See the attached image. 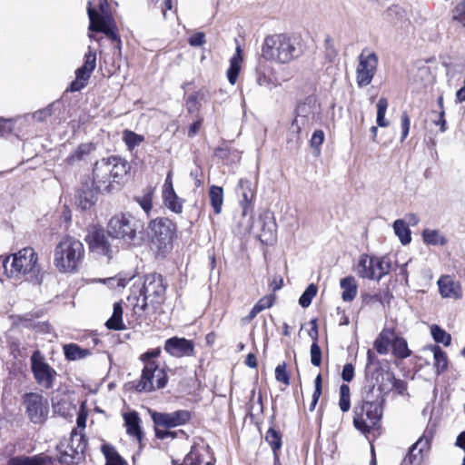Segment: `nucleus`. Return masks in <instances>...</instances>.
Returning <instances> with one entry per match:
<instances>
[{"instance_id":"1","label":"nucleus","mask_w":465,"mask_h":465,"mask_svg":"<svg viewBox=\"0 0 465 465\" xmlns=\"http://www.w3.org/2000/svg\"><path fill=\"white\" fill-rule=\"evenodd\" d=\"M129 170V163L118 156H111L96 161L92 173L94 189L101 193H112L120 190L122 182Z\"/></svg>"},{"instance_id":"2","label":"nucleus","mask_w":465,"mask_h":465,"mask_svg":"<svg viewBox=\"0 0 465 465\" xmlns=\"http://www.w3.org/2000/svg\"><path fill=\"white\" fill-rule=\"evenodd\" d=\"M106 232L124 245L141 246L145 240L144 224L131 213H120L111 217Z\"/></svg>"},{"instance_id":"3","label":"nucleus","mask_w":465,"mask_h":465,"mask_svg":"<svg viewBox=\"0 0 465 465\" xmlns=\"http://www.w3.org/2000/svg\"><path fill=\"white\" fill-rule=\"evenodd\" d=\"M37 253L31 247H26L10 257L0 258V270H4L9 278L20 279L25 277L26 281L40 284V266L37 263Z\"/></svg>"},{"instance_id":"4","label":"nucleus","mask_w":465,"mask_h":465,"mask_svg":"<svg viewBox=\"0 0 465 465\" xmlns=\"http://www.w3.org/2000/svg\"><path fill=\"white\" fill-rule=\"evenodd\" d=\"M262 57L266 61L285 64L301 55L296 39L286 34H274L265 37L262 45Z\"/></svg>"},{"instance_id":"5","label":"nucleus","mask_w":465,"mask_h":465,"mask_svg":"<svg viewBox=\"0 0 465 465\" xmlns=\"http://www.w3.org/2000/svg\"><path fill=\"white\" fill-rule=\"evenodd\" d=\"M84 256V244L77 239L65 236L55 246L54 264L60 272L74 273Z\"/></svg>"},{"instance_id":"6","label":"nucleus","mask_w":465,"mask_h":465,"mask_svg":"<svg viewBox=\"0 0 465 465\" xmlns=\"http://www.w3.org/2000/svg\"><path fill=\"white\" fill-rule=\"evenodd\" d=\"M166 284L163 278L158 273H150L144 276L143 288L140 291L142 296V303L134 304V312L137 315H141L143 312H156L165 300Z\"/></svg>"},{"instance_id":"7","label":"nucleus","mask_w":465,"mask_h":465,"mask_svg":"<svg viewBox=\"0 0 465 465\" xmlns=\"http://www.w3.org/2000/svg\"><path fill=\"white\" fill-rule=\"evenodd\" d=\"M160 348L147 351L140 356L144 366L140 381L135 386L137 391H152L163 388L167 383V375L163 369L160 368L154 359L159 357Z\"/></svg>"},{"instance_id":"8","label":"nucleus","mask_w":465,"mask_h":465,"mask_svg":"<svg viewBox=\"0 0 465 465\" xmlns=\"http://www.w3.org/2000/svg\"><path fill=\"white\" fill-rule=\"evenodd\" d=\"M321 118V105L315 96H308L299 103L295 109V117L291 124L290 132L295 139L300 140L302 131L309 130Z\"/></svg>"},{"instance_id":"9","label":"nucleus","mask_w":465,"mask_h":465,"mask_svg":"<svg viewBox=\"0 0 465 465\" xmlns=\"http://www.w3.org/2000/svg\"><path fill=\"white\" fill-rule=\"evenodd\" d=\"M86 441L84 435L73 430L68 439H63L57 446L58 460L61 463L71 465L78 462L84 457Z\"/></svg>"},{"instance_id":"10","label":"nucleus","mask_w":465,"mask_h":465,"mask_svg":"<svg viewBox=\"0 0 465 465\" xmlns=\"http://www.w3.org/2000/svg\"><path fill=\"white\" fill-rule=\"evenodd\" d=\"M382 416V405L379 403L361 404L354 408V427L363 434L369 433Z\"/></svg>"},{"instance_id":"11","label":"nucleus","mask_w":465,"mask_h":465,"mask_svg":"<svg viewBox=\"0 0 465 465\" xmlns=\"http://www.w3.org/2000/svg\"><path fill=\"white\" fill-rule=\"evenodd\" d=\"M149 228L152 242L159 252H166L172 247L175 226L171 220L166 218L153 220Z\"/></svg>"},{"instance_id":"12","label":"nucleus","mask_w":465,"mask_h":465,"mask_svg":"<svg viewBox=\"0 0 465 465\" xmlns=\"http://www.w3.org/2000/svg\"><path fill=\"white\" fill-rule=\"evenodd\" d=\"M24 404L30 420L35 424H42L49 413L48 401L38 393H27L24 396Z\"/></svg>"},{"instance_id":"13","label":"nucleus","mask_w":465,"mask_h":465,"mask_svg":"<svg viewBox=\"0 0 465 465\" xmlns=\"http://www.w3.org/2000/svg\"><path fill=\"white\" fill-rule=\"evenodd\" d=\"M87 13L90 20V31L102 32L111 40L118 43L121 42L120 37L116 33L114 20L111 15H99L96 11L92 8L91 2H89Z\"/></svg>"},{"instance_id":"14","label":"nucleus","mask_w":465,"mask_h":465,"mask_svg":"<svg viewBox=\"0 0 465 465\" xmlns=\"http://www.w3.org/2000/svg\"><path fill=\"white\" fill-rule=\"evenodd\" d=\"M31 367L36 382L45 389L53 387L56 375L55 371L45 361L39 351H34L31 356Z\"/></svg>"},{"instance_id":"15","label":"nucleus","mask_w":465,"mask_h":465,"mask_svg":"<svg viewBox=\"0 0 465 465\" xmlns=\"http://www.w3.org/2000/svg\"><path fill=\"white\" fill-rule=\"evenodd\" d=\"M96 66V53L90 46L84 54V64L75 71V80L68 88L70 92H79L84 88Z\"/></svg>"},{"instance_id":"16","label":"nucleus","mask_w":465,"mask_h":465,"mask_svg":"<svg viewBox=\"0 0 465 465\" xmlns=\"http://www.w3.org/2000/svg\"><path fill=\"white\" fill-rule=\"evenodd\" d=\"M85 241L91 252L106 256L109 259L112 258L114 252L103 228L92 226L88 231Z\"/></svg>"},{"instance_id":"17","label":"nucleus","mask_w":465,"mask_h":465,"mask_svg":"<svg viewBox=\"0 0 465 465\" xmlns=\"http://www.w3.org/2000/svg\"><path fill=\"white\" fill-rule=\"evenodd\" d=\"M378 64V57L374 53L365 55L361 54L359 57V64L357 67V84L360 87L367 86L371 84L376 67Z\"/></svg>"},{"instance_id":"18","label":"nucleus","mask_w":465,"mask_h":465,"mask_svg":"<svg viewBox=\"0 0 465 465\" xmlns=\"http://www.w3.org/2000/svg\"><path fill=\"white\" fill-rule=\"evenodd\" d=\"M152 419L157 427L173 428L185 424L191 419V413L185 410L173 412H153Z\"/></svg>"},{"instance_id":"19","label":"nucleus","mask_w":465,"mask_h":465,"mask_svg":"<svg viewBox=\"0 0 465 465\" xmlns=\"http://www.w3.org/2000/svg\"><path fill=\"white\" fill-rule=\"evenodd\" d=\"M164 351L176 358L192 356L194 351V344L190 340L175 336L165 341Z\"/></svg>"},{"instance_id":"20","label":"nucleus","mask_w":465,"mask_h":465,"mask_svg":"<svg viewBox=\"0 0 465 465\" xmlns=\"http://www.w3.org/2000/svg\"><path fill=\"white\" fill-rule=\"evenodd\" d=\"M430 448V439L422 436L420 437L409 450L408 454L405 456L402 465H418L422 459L424 451Z\"/></svg>"},{"instance_id":"21","label":"nucleus","mask_w":465,"mask_h":465,"mask_svg":"<svg viewBox=\"0 0 465 465\" xmlns=\"http://www.w3.org/2000/svg\"><path fill=\"white\" fill-rule=\"evenodd\" d=\"M390 392V386H386L384 382H380L378 388L371 386L362 392V402L361 404H371L379 403L382 405L384 401V395Z\"/></svg>"},{"instance_id":"22","label":"nucleus","mask_w":465,"mask_h":465,"mask_svg":"<svg viewBox=\"0 0 465 465\" xmlns=\"http://www.w3.org/2000/svg\"><path fill=\"white\" fill-rule=\"evenodd\" d=\"M237 193L242 197L240 203L242 208V215L246 216L252 211V203L254 197V192L252 188V183L248 180L241 179L239 181Z\"/></svg>"},{"instance_id":"23","label":"nucleus","mask_w":465,"mask_h":465,"mask_svg":"<svg viewBox=\"0 0 465 465\" xmlns=\"http://www.w3.org/2000/svg\"><path fill=\"white\" fill-rule=\"evenodd\" d=\"M440 293L443 298L460 299L462 296L461 287L450 276H441L438 281Z\"/></svg>"},{"instance_id":"24","label":"nucleus","mask_w":465,"mask_h":465,"mask_svg":"<svg viewBox=\"0 0 465 465\" xmlns=\"http://www.w3.org/2000/svg\"><path fill=\"white\" fill-rule=\"evenodd\" d=\"M357 273L362 279L376 280L374 256L361 255L357 265Z\"/></svg>"},{"instance_id":"25","label":"nucleus","mask_w":465,"mask_h":465,"mask_svg":"<svg viewBox=\"0 0 465 465\" xmlns=\"http://www.w3.org/2000/svg\"><path fill=\"white\" fill-rule=\"evenodd\" d=\"M395 332L392 329H383L374 341L373 347L379 354L385 355L392 345Z\"/></svg>"},{"instance_id":"26","label":"nucleus","mask_w":465,"mask_h":465,"mask_svg":"<svg viewBox=\"0 0 465 465\" xmlns=\"http://www.w3.org/2000/svg\"><path fill=\"white\" fill-rule=\"evenodd\" d=\"M340 287L342 289L341 299L350 302L355 299L358 293V285L353 276H347L340 281Z\"/></svg>"},{"instance_id":"27","label":"nucleus","mask_w":465,"mask_h":465,"mask_svg":"<svg viewBox=\"0 0 465 465\" xmlns=\"http://www.w3.org/2000/svg\"><path fill=\"white\" fill-rule=\"evenodd\" d=\"M51 459L46 455H35L32 457L21 456L11 458L7 465H48Z\"/></svg>"},{"instance_id":"28","label":"nucleus","mask_w":465,"mask_h":465,"mask_svg":"<svg viewBox=\"0 0 465 465\" xmlns=\"http://www.w3.org/2000/svg\"><path fill=\"white\" fill-rule=\"evenodd\" d=\"M126 431L129 435L135 437L138 440L142 439L140 418L135 411L127 412L124 415Z\"/></svg>"},{"instance_id":"29","label":"nucleus","mask_w":465,"mask_h":465,"mask_svg":"<svg viewBox=\"0 0 465 465\" xmlns=\"http://www.w3.org/2000/svg\"><path fill=\"white\" fill-rule=\"evenodd\" d=\"M94 150V147L92 143H81L66 157L65 162L69 165H75L89 155Z\"/></svg>"},{"instance_id":"30","label":"nucleus","mask_w":465,"mask_h":465,"mask_svg":"<svg viewBox=\"0 0 465 465\" xmlns=\"http://www.w3.org/2000/svg\"><path fill=\"white\" fill-rule=\"evenodd\" d=\"M105 326L110 330L121 331L125 328L123 322V307L121 302L114 303V311Z\"/></svg>"},{"instance_id":"31","label":"nucleus","mask_w":465,"mask_h":465,"mask_svg":"<svg viewBox=\"0 0 465 465\" xmlns=\"http://www.w3.org/2000/svg\"><path fill=\"white\" fill-rule=\"evenodd\" d=\"M163 200L169 210L175 213H182L183 200L174 191L163 192Z\"/></svg>"},{"instance_id":"32","label":"nucleus","mask_w":465,"mask_h":465,"mask_svg":"<svg viewBox=\"0 0 465 465\" xmlns=\"http://www.w3.org/2000/svg\"><path fill=\"white\" fill-rule=\"evenodd\" d=\"M208 194L214 213L220 214L223 204V189L221 186L212 185Z\"/></svg>"},{"instance_id":"33","label":"nucleus","mask_w":465,"mask_h":465,"mask_svg":"<svg viewBox=\"0 0 465 465\" xmlns=\"http://www.w3.org/2000/svg\"><path fill=\"white\" fill-rule=\"evenodd\" d=\"M429 349L433 352L434 367L438 374L443 372L448 367L446 352L439 345H430Z\"/></svg>"},{"instance_id":"34","label":"nucleus","mask_w":465,"mask_h":465,"mask_svg":"<svg viewBox=\"0 0 465 465\" xmlns=\"http://www.w3.org/2000/svg\"><path fill=\"white\" fill-rule=\"evenodd\" d=\"M64 352L66 359L69 361L82 360L91 354V351L88 349H83L75 343L64 345Z\"/></svg>"},{"instance_id":"35","label":"nucleus","mask_w":465,"mask_h":465,"mask_svg":"<svg viewBox=\"0 0 465 465\" xmlns=\"http://www.w3.org/2000/svg\"><path fill=\"white\" fill-rule=\"evenodd\" d=\"M393 230L400 239L401 244H409L411 241V232L406 222L403 219H398L393 223Z\"/></svg>"},{"instance_id":"36","label":"nucleus","mask_w":465,"mask_h":465,"mask_svg":"<svg viewBox=\"0 0 465 465\" xmlns=\"http://www.w3.org/2000/svg\"><path fill=\"white\" fill-rule=\"evenodd\" d=\"M422 239L428 245L443 246L447 243L446 237L438 230L424 229L422 232Z\"/></svg>"},{"instance_id":"37","label":"nucleus","mask_w":465,"mask_h":465,"mask_svg":"<svg viewBox=\"0 0 465 465\" xmlns=\"http://www.w3.org/2000/svg\"><path fill=\"white\" fill-rule=\"evenodd\" d=\"M153 189L152 187H146L142 195L134 196V201L140 205L147 216H150V213L153 209Z\"/></svg>"},{"instance_id":"38","label":"nucleus","mask_w":465,"mask_h":465,"mask_svg":"<svg viewBox=\"0 0 465 465\" xmlns=\"http://www.w3.org/2000/svg\"><path fill=\"white\" fill-rule=\"evenodd\" d=\"M381 382H384L386 386H390V391H391V389H395L399 394H403L407 390L406 383L401 380L396 379L392 372H381Z\"/></svg>"},{"instance_id":"39","label":"nucleus","mask_w":465,"mask_h":465,"mask_svg":"<svg viewBox=\"0 0 465 465\" xmlns=\"http://www.w3.org/2000/svg\"><path fill=\"white\" fill-rule=\"evenodd\" d=\"M392 353L395 357L400 359H406L411 355V351L408 348L406 340L402 337L394 335L391 345Z\"/></svg>"},{"instance_id":"40","label":"nucleus","mask_w":465,"mask_h":465,"mask_svg":"<svg viewBox=\"0 0 465 465\" xmlns=\"http://www.w3.org/2000/svg\"><path fill=\"white\" fill-rule=\"evenodd\" d=\"M256 83L260 86H263L268 90H272L279 85L281 83L273 73L267 74L265 72L257 71L256 73Z\"/></svg>"},{"instance_id":"41","label":"nucleus","mask_w":465,"mask_h":465,"mask_svg":"<svg viewBox=\"0 0 465 465\" xmlns=\"http://www.w3.org/2000/svg\"><path fill=\"white\" fill-rule=\"evenodd\" d=\"M102 451L106 459L105 465H124V460L118 454L114 448L111 445L104 444L102 446Z\"/></svg>"},{"instance_id":"42","label":"nucleus","mask_w":465,"mask_h":465,"mask_svg":"<svg viewBox=\"0 0 465 465\" xmlns=\"http://www.w3.org/2000/svg\"><path fill=\"white\" fill-rule=\"evenodd\" d=\"M203 462L202 453L196 445L192 446L189 453L184 457L183 463L173 460V465H201Z\"/></svg>"},{"instance_id":"43","label":"nucleus","mask_w":465,"mask_h":465,"mask_svg":"<svg viewBox=\"0 0 465 465\" xmlns=\"http://www.w3.org/2000/svg\"><path fill=\"white\" fill-rule=\"evenodd\" d=\"M96 200V194L93 190L81 191L78 193L77 203L82 210H87L95 203Z\"/></svg>"},{"instance_id":"44","label":"nucleus","mask_w":465,"mask_h":465,"mask_svg":"<svg viewBox=\"0 0 465 465\" xmlns=\"http://www.w3.org/2000/svg\"><path fill=\"white\" fill-rule=\"evenodd\" d=\"M430 334L437 343H442L444 346H450L451 336L439 325L433 324L430 327Z\"/></svg>"},{"instance_id":"45","label":"nucleus","mask_w":465,"mask_h":465,"mask_svg":"<svg viewBox=\"0 0 465 465\" xmlns=\"http://www.w3.org/2000/svg\"><path fill=\"white\" fill-rule=\"evenodd\" d=\"M240 62H241V57L238 54H234L230 59V67L227 71V78H228V81L230 82V84H234L237 81V78H238V75L240 73Z\"/></svg>"},{"instance_id":"46","label":"nucleus","mask_w":465,"mask_h":465,"mask_svg":"<svg viewBox=\"0 0 465 465\" xmlns=\"http://www.w3.org/2000/svg\"><path fill=\"white\" fill-rule=\"evenodd\" d=\"M266 442L271 446L273 452L278 451L282 447V436L279 431L270 428L265 435Z\"/></svg>"},{"instance_id":"47","label":"nucleus","mask_w":465,"mask_h":465,"mask_svg":"<svg viewBox=\"0 0 465 465\" xmlns=\"http://www.w3.org/2000/svg\"><path fill=\"white\" fill-rule=\"evenodd\" d=\"M388 108V101L386 98L381 97L377 103V124L380 127H387L389 122L385 120V114Z\"/></svg>"},{"instance_id":"48","label":"nucleus","mask_w":465,"mask_h":465,"mask_svg":"<svg viewBox=\"0 0 465 465\" xmlns=\"http://www.w3.org/2000/svg\"><path fill=\"white\" fill-rule=\"evenodd\" d=\"M376 281H380L384 275L388 274L391 270V262L385 258L374 256Z\"/></svg>"},{"instance_id":"49","label":"nucleus","mask_w":465,"mask_h":465,"mask_svg":"<svg viewBox=\"0 0 465 465\" xmlns=\"http://www.w3.org/2000/svg\"><path fill=\"white\" fill-rule=\"evenodd\" d=\"M339 406L342 412L348 411L351 408L350 387L346 384L340 387Z\"/></svg>"},{"instance_id":"50","label":"nucleus","mask_w":465,"mask_h":465,"mask_svg":"<svg viewBox=\"0 0 465 465\" xmlns=\"http://www.w3.org/2000/svg\"><path fill=\"white\" fill-rule=\"evenodd\" d=\"M316 293L317 287L312 283L310 284L301 295L299 299V304L303 308H307L312 303V300L316 295Z\"/></svg>"},{"instance_id":"51","label":"nucleus","mask_w":465,"mask_h":465,"mask_svg":"<svg viewBox=\"0 0 465 465\" xmlns=\"http://www.w3.org/2000/svg\"><path fill=\"white\" fill-rule=\"evenodd\" d=\"M143 140V137L142 135H139L132 131H125L124 132V141L126 143V145L133 149L135 146L139 145Z\"/></svg>"},{"instance_id":"52","label":"nucleus","mask_w":465,"mask_h":465,"mask_svg":"<svg viewBox=\"0 0 465 465\" xmlns=\"http://www.w3.org/2000/svg\"><path fill=\"white\" fill-rule=\"evenodd\" d=\"M311 362L313 366H320L322 363V350L318 342L313 341L310 349Z\"/></svg>"},{"instance_id":"53","label":"nucleus","mask_w":465,"mask_h":465,"mask_svg":"<svg viewBox=\"0 0 465 465\" xmlns=\"http://www.w3.org/2000/svg\"><path fill=\"white\" fill-rule=\"evenodd\" d=\"M453 19L465 27V0H461L455 7Z\"/></svg>"},{"instance_id":"54","label":"nucleus","mask_w":465,"mask_h":465,"mask_svg":"<svg viewBox=\"0 0 465 465\" xmlns=\"http://www.w3.org/2000/svg\"><path fill=\"white\" fill-rule=\"evenodd\" d=\"M275 379L285 385L290 383V377L286 371V363L279 364L275 369Z\"/></svg>"},{"instance_id":"55","label":"nucleus","mask_w":465,"mask_h":465,"mask_svg":"<svg viewBox=\"0 0 465 465\" xmlns=\"http://www.w3.org/2000/svg\"><path fill=\"white\" fill-rule=\"evenodd\" d=\"M322 375L318 374L314 381V391L312 394V401L311 408H310L311 410H313L315 408V406L319 401V398L322 394Z\"/></svg>"},{"instance_id":"56","label":"nucleus","mask_w":465,"mask_h":465,"mask_svg":"<svg viewBox=\"0 0 465 465\" xmlns=\"http://www.w3.org/2000/svg\"><path fill=\"white\" fill-rule=\"evenodd\" d=\"M276 224L272 221L269 223L263 222L262 233L261 234L262 241L268 242L272 238L273 232H275Z\"/></svg>"},{"instance_id":"57","label":"nucleus","mask_w":465,"mask_h":465,"mask_svg":"<svg viewBox=\"0 0 465 465\" xmlns=\"http://www.w3.org/2000/svg\"><path fill=\"white\" fill-rule=\"evenodd\" d=\"M205 42V35L203 32L194 33L188 38L189 45L193 47L203 46Z\"/></svg>"},{"instance_id":"58","label":"nucleus","mask_w":465,"mask_h":465,"mask_svg":"<svg viewBox=\"0 0 465 465\" xmlns=\"http://www.w3.org/2000/svg\"><path fill=\"white\" fill-rule=\"evenodd\" d=\"M401 141L403 142L407 138V136L409 134L410 125H411V120H410V117H409V115H408V114L406 112H403L401 114Z\"/></svg>"},{"instance_id":"59","label":"nucleus","mask_w":465,"mask_h":465,"mask_svg":"<svg viewBox=\"0 0 465 465\" xmlns=\"http://www.w3.org/2000/svg\"><path fill=\"white\" fill-rule=\"evenodd\" d=\"M53 114V105L50 104L42 110H38L33 114V118L38 122H44Z\"/></svg>"},{"instance_id":"60","label":"nucleus","mask_w":465,"mask_h":465,"mask_svg":"<svg viewBox=\"0 0 465 465\" xmlns=\"http://www.w3.org/2000/svg\"><path fill=\"white\" fill-rule=\"evenodd\" d=\"M324 141V133L322 130H316L311 138V146L312 148L317 149L318 153H320L319 147L322 144Z\"/></svg>"},{"instance_id":"61","label":"nucleus","mask_w":465,"mask_h":465,"mask_svg":"<svg viewBox=\"0 0 465 465\" xmlns=\"http://www.w3.org/2000/svg\"><path fill=\"white\" fill-rule=\"evenodd\" d=\"M15 127V122L13 119L0 118V135L9 134Z\"/></svg>"},{"instance_id":"62","label":"nucleus","mask_w":465,"mask_h":465,"mask_svg":"<svg viewBox=\"0 0 465 465\" xmlns=\"http://www.w3.org/2000/svg\"><path fill=\"white\" fill-rule=\"evenodd\" d=\"M354 376V367L351 363H347L343 366L341 378L344 381L350 382Z\"/></svg>"},{"instance_id":"63","label":"nucleus","mask_w":465,"mask_h":465,"mask_svg":"<svg viewBox=\"0 0 465 465\" xmlns=\"http://www.w3.org/2000/svg\"><path fill=\"white\" fill-rule=\"evenodd\" d=\"M169 428H163L155 426V436L158 439L164 440L167 438H175L176 433L173 431L168 430Z\"/></svg>"},{"instance_id":"64","label":"nucleus","mask_w":465,"mask_h":465,"mask_svg":"<svg viewBox=\"0 0 465 465\" xmlns=\"http://www.w3.org/2000/svg\"><path fill=\"white\" fill-rule=\"evenodd\" d=\"M186 107L189 113H194L199 109V103L196 94H191L186 100Z\"/></svg>"}]
</instances>
